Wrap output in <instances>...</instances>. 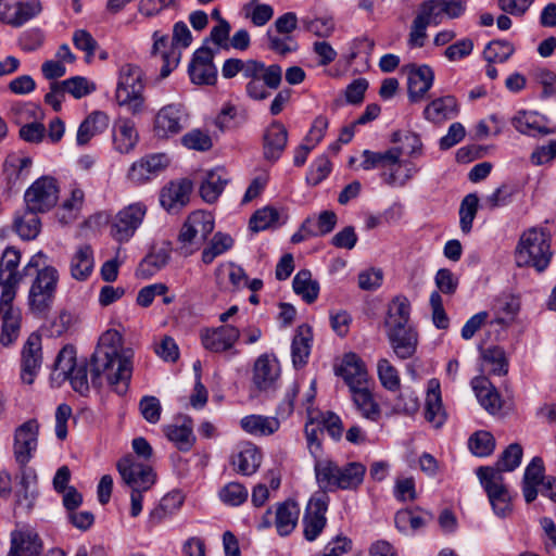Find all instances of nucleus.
<instances>
[{
  "label": "nucleus",
  "mask_w": 556,
  "mask_h": 556,
  "mask_svg": "<svg viewBox=\"0 0 556 556\" xmlns=\"http://www.w3.org/2000/svg\"><path fill=\"white\" fill-rule=\"evenodd\" d=\"M122 336L117 330L110 329L99 339L90 365V380L94 388L102 386L104 377L114 392L126 394L132 375L131 355L121 351Z\"/></svg>",
  "instance_id": "nucleus-1"
},
{
  "label": "nucleus",
  "mask_w": 556,
  "mask_h": 556,
  "mask_svg": "<svg viewBox=\"0 0 556 556\" xmlns=\"http://www.w3.org/2000/svg\"><path fill=\"white\" fill-rule=\"evenodd\" d=\"M35 271L27 294L28 313L38 319H47L50 315L58 293L60 273L47 264L43 252L34 254L23 268L24 276Z\"/></svg>",
  "instance_id": "nucleus-2"
},
{
  "label": "nucleus",
  "mask_w": 556,
  "mask_h": 556,
  "mask_svg": "<svg viewBox=\"0 0 556 556\" xmlns=\"http://www.w3.org/2000/svg\"><path fill=\"white\" fill-rule=\"evenodd\" d=\"M316 481L325 493L327 491L356 490L364 481L366 466L358 462H350L343 466L329 459H316L314 465Z\"/></svg>",
  "instance_id": "nucleus-3"
},
{
  "label": "nucleus",
  "mask_w": 556,
  "mask_h": 556,
  "mask_svg": "<svg viewBox=\"0 0 556 556\" xmlns=\"http://www.w3.org/2000/svg\"><path fill=\"white\" fill-rule=\"evenodd\" d=\"M551 236L542 228L532 227L526 230L516 248V263L518 266H531L543 271L552 258Z\"/></svg>",
  "instance_id": "nucleus-4"
},
{
  "label": "nucleus",
  "mask_w": 556,
  "mask_h": 556,
  "mask_svg": "<svg viewBox=\"0 0 556 556\" xmlns=\"http://www.w3.org/2000/svg\"><path fill=\"white\" fill-rule=\"evenodd\" d=\"M144 81L142 70L135 64L126 63L121 66L115 98L119 106H125L132 115H139L146 110L143 96Z\"/></svg>",
  "instance_id": "nucleus-5"
},
{
  "label": "nucleus",
  "mask_w": 556,
  "mask_h": 556,
  "mask_svg": "<svg viewBox=\"0 0 556 556\" xmlns=\"http://www.w3.org/2000/svg\"><path fill=\"white\" fill-rule=\"evenodd\" d=\"M215 227L214 217L204 211L192 212L184 223L178 240L185 255L199 250L213 232Z\"/></svg>",
  "instance_id": "nucleus-6"
},
{
  "label": "nucleus",
  "mask_w": 556,
  "mask_h": 556,
  "mask_svg": "<svg viewBox=\"0 0 556 556\" xmlns=\"http://www.w3.org/2000/svg\"><path fill=\"white\" fill-rule=\"evenodd\" d=\"M24 199L27 211L31 213H45L50 211L54 207L59 199L56 180L49 176L38 178L26 190Z\"/></svg>",
  "instance_id": "nucleus-7"
},
{
  "label": "nucleus",
  "mask_w": 556,
  "mask_h": 556,
  "mask_svg": "<svg viewBox=\"0 0 556 556\" xmlns=\"http://www.w3.org/2000/svg\"><path fill=\"white\" fill-rule=\"evenodd\" d=\"M117 470L129 489L149 491L155 483V473L152 468L135 459L132 455H126L117 462Z\"/></svg>",
  "instance_id": "nucleus-8"
},
{
  "label": "nucleus",
  "mask_w": 556,
  "mask_h": 556,
  "mask_svg": "<svg viewBox=\"0 0 556 556\" xmlns=\"http://www.w3.org/2000/svg\"><path fill=\"white\" fill-rule=\"evenodd\" d=\"M328 504L329 496L325 493H316L311 497L302 520L305 540L313 542L324 531Z\"/></svg>",
  "instance_id": "nucleus-9"
},
{
  "label": "nucleus",
  "mask_w": 556,
  "mask_h": 556,
  "mask_svg": "<svg viewBox=\"0 0 556 556\" xmlns=\"http://www.w3.org/2000/svg\"><path fill=\"white\" fill-rule=\"evenodd\" d=\"M147 212L142 203H132L121 210L111 224V235L118 242L128 241L141 225Z\"/></svg>",
  "instance_id": "nucleus-10"
},
{
  "label": "nucleus",
  "mask_w": 556,
  "mask_h": 556,
  "mask_svg": "<svg viewBox=\"0 0 556 556\" xmlns=\"http://www.w3.org/2000/svg\"><path fill=\"white\" fill-rule=\"evenodd\" d=\"M187 114L181 104H167L154 116L153 134L159 139H168L179 134L186 125Z\"/></svg>",
  "instance_id": "nucleus-11"
},
{
  "label": "nucleus",
  "mask_w": 556,
  "mask_h": 556,
  "mask_svg": "<svg viewBox=\"0 0 556 556\" xmlns=\"http://www.w3.org/2000/svg\"><path fill=\"white\" fill-rule=\"evenodd\" d=\"M21 261V253L13 247H8L0 260V298H16L17 287L24 274H20L17 266Z\"/></svg>",
  "instance_id": "nucleus-12"
},
{
  "label": "nucleus",
  "mask_w": 556,
  "mask_h": 556,
  "mask_svg": "<svg viewBox=\"0 0 556 556\" xmlns=\"http://www.w3.org/2000/svg\"><path fill=\"white\" fill-rule=\"evenodd\" d=\"M202 345L205 350L213 353L231 352L237 354L233 349L240 338V330L231 325H224L215 328H205L200 333Z\"/></svg>",
  "instance_id": "nucleus-13"
},
{
  "label": "nucleus",
  "mask_w": 556,
  "mask_h": 556,
  "mask_svg": "<svg viewBox=\"0 0 556 556\" xmlns=\"http://www.w3.org/2000/svg\"><path fill=\"white\" fill-rule=\"evenodd\" d=\"M42 364L41 336L31 332L21 352V378L31 384Z\"/></svg>",
  "instance_id": "nucleus-14"
},
{
  "label": "nucleus",
  "mask_w": 556,
  "mask_h": 556,
  "mask_svg": "<svg viewBox=\"0 0 556 556\" xmlns=\"http://www.w3.org/2000/svg\"><path fill=\"white\" fill-rule=\"evenodd\" d=\"M39 424L36 419H29L22 424L14 435V456L21 466H25L36 450Z\"/></svg>",
  "instance_id": "nucleus-15"
},
{
  "label": "nucleus",
  "mask_w": 556,
  "mask_h": 556,
  "mask_svg": "<svg viewBox=\"0 0 556 556\" xmlns=\"http://www.w3.org/2000/svg\"><path fill=\"white\" fill-rule=\"evenodd\" d=\"M405 71L407 73L408 99L410 102H419L432 87L434 72L426 64H408L405 66Z\"/></svg>",
  "instance_id": "nucleus-16"
},
{
  "label": "nucleus",
  "mask_w": 556,
  "mask_h": 556,
  "mask_svg": "<svg viewBox=\"0 0 556 556\" xmlns=\"http://www.w3.org/2000/svg\"><path fill=\"white\" fill-rule=\"evenodd\" d=\"M280 376L279 364L267 354L258 356L252 370V383L254 389L260 392L275 390L277 380Z\"/></svg>",
  "instance_id": "nucleus-17"
},
{
  "label": "nucleus",
  "mask_w": 556,
  "mask_h": 556,
  "mask_svg": "<svg viewBox=\"0 0 556 556\" xmlns=\"http://www.w3.org/2000/svg\"><path fill=\"white\" fill-rule=\"evenodd\" d=\"M42 541L30 528H21L11 532V546L7 556H40Z\"/></svg>",
  "instance_id": "nucleus-18"
},
{
  "label": "nucleus",
  "mask_w": 556,
  "mask_h": 556,
  "mask_svg": "<svg viewBox=\"0 0 556 556\" xmlns=\"http://www.w3.org/2000/svg\"><path fill=\"white\" fill-rule=\"evenodd\" d=\"M336 374L344 380L350 391L366 386L368 379L365 363L355 353L343 356L341 364L336 368Z\"/></svg>",
  "instance_id": "nucleus-19"
},
{
  "label": "nucleus",
  "mask_w": 556,
  "mask_h": 556,
  "mask_svg": "<svg viewBox=\"0 0 556 556\" xmlns=\"http://www.w3.org/2000/svg\"><path fill=\"white\" fill-rule=\"evenodd\" d=\"M15 298H0L1 334L0 343L11 345L18 337L21 329V311L14 307Z\"/></svg>",
  "instance_id": "nucleus-20"
},
{
  "label": "nucleus",
  "mask_w": 556,
  "mask_h": 556,
  "mask_svg": "<svg viewBox=\"0 0 556 556\" xmlns=\"http://www.w3.org/2000/svg\"><path fill=\"white\" fill-rule=\"evenodd\" d=\"M387 338L400 359L410 358L417 350L418 332L414 327L386 329Z\"/></svg>",
  "instance_id": "nucleus-21"
},
{
  "label": "nucleus",
  "mask_w": 556,
  "mask_h": 556,
  "mask_svg": "<svg viewBox=\"0 0 556 556\" xmlns=\"http://www.w3.org/2000/svg\"><path fill=\"white\" fill-rule=\"evenodd\" d=\"M191 189L192 184L188 179L169 182L161 192V205L168 212H178L189 202Z\"/></svg>",
  "instance_id": "nucleus-22"
},
{
  "label": "nucleus",
  "mask_w": 556,
  "mask_h": 556,
  "mask_svg": "<svg viewBox=\"0 0 556 556\" xmlns=\"http://www.w3.org/2000/svg\"><path fill=\"white\" fill-rule=\"evenodd\" d=\"M184 504V496L179 491H173L164 495L160 503L150 510L146 528L152 531L163 521L175 515Z\"/></svg>",
  "instance_id": "nucleus-23"
},
{
  "label": "nucleus",
  "mask_w": 556,
  "mask_h": 556,
  "mask_svg": "<svg viewBox=\"0 0 556 556\" xmlns=\"http://www.w3.org/2000/svg\"><path fill=\"white\" fill-rule=\"evenodd\" d=\"M243 78L247 84H254L258 78H263L265 84L270 85V89H277L282 80V68L278 64L265 65V63L249 59L243 72Z\"/></svg>",
  "instance_id": "nucleus-24"
},
{
  "label": "nucleus",
  "mask_w": 556,
  "mask_h": 556,
  "mask_svg": "<svg viewBox=\"0 0 556 556\" xmlns=\"http://www.w3.org/2000/svg\"><path fill=\"white\" fill-rule=\"evenodd\" d=\"M113 147L121 154H128L134 150L139 140V135L134 121L128 117H119L114 122Z\"/></svg>",
  "instance_id": "nucleus-25"
},
{
  "label": "nucleus",
  "mask_w": 556,
  "mask_h": 556,
  "mask_svg": "<svg viewBox=\"0 0 556 556\" xmlns=\"http://www.w3.org/2000/svg\"><path fill=\"white\" fill-rule=\"evenodd\" d=\"M168 164L165 154L147 155L135 162L128 170V178L135 184H143L151 179Z\"/></svg>",
  "instance_id": "nucleus-26"
},
{
  "label": "nucleus",
  "mask_w": 556,
  "mask_h": 556,
  "mask_svg": "<svg viewBox=\"0 0 556 556\" xmlns=\"http://www.w3.org/2000/svg\"><path fill=\"white\" fill-rule=\"evenodd\" d=\"M94 253L90 244H79L70 260V274L74 280L86 281L94 268Z\"/></svg>",
  "instance_id": "nucleus-27"
},
{
  "label": "nucleus",
  "mask_w": 556,
  "mask_h": 556,
  "mask_svg": "<svg viewBox=\"0 0 556 556\" xmlns=\"http://www.w3.org/2000/svg\"><path fill=\"white\" fill-rule=\"evenodd\" d=\"M544 117L533 111H518L511 118L510 123L514 128L526 136H546L555 132L544 125Z\"/></svg>",
  "instance_id": "nucleus-28"
},
{
  "label": "nucleus",
  "mask_w": 556,
  "mask_h": 556,
  "mask_svg": "<svg viewBox=\"0 0 556 556\" xmlns=\"http://www.w3.org/2000/svg\"><path fill=\"white\" fill-rule=\"evenodd\" d=\"M287 141V128L279 122L271 123L263 136L264 157L268 161H277L283 152Z\"/></svg>",
  "instance_id": "nucleus-29"
},
{
  "label": "nucleus",
  "mask_w": 556,
  "mask_h": 556,
  "mask_svg": "<svg viewBox=\"0 0 556 556\" xmlns=\"http://www.w3.org/2000/svg\"><path fill=\"white\" fill-rule=\"evenodd\" d=\"M425 419L434 428L442 427L446 420V414L442 404L440 382L435 378L428 381Z\"/></svg>",
  "instance_id": "nucleus-30"
},
{
  "label": "nucleus",
  "mask_w": 556,
  "mask_h": 556,
  "mask_svg": "<svg viewBox=\"0 0 556 556\" xmlns=\"http://www.w3.org/2000/svg\"><path fill=\"white\" fill-rule=\"evenodd\" d=\"M410 320V302L402 294L394 296L388 305L384 319L386 329L413 327Z\"/></svg>",
  "instance_id": "nucleus-31"
},
{
  "label": "nucleus",
  "mask_w": 556,
  "mask_h": 556,
  "mask_svg": "<svg viewBox=\"0 0 556 556\" xmlns=\"http://www.w3.org/2000/svg\"><path fill=\"white\" fill-rule=\"evenodd\" d=\"M229 181L228 173L224 167L208 170L201 182L200 195L206 203H214Z\"/></svg>",
  "instance_id": "nucleus-32"
},
{
  "label": "nucleus",
  "mask_w": 556,
  "mask_h": 556,
  "mask_svg": "<svg viewBox=\"0 0 556 556\" xmlns=\"http://www.w3.org/2000/svg\"><path fill=\"white\" fill-rule=\"evenodd\" d=\"M109 116L104 112L94 111L89 114L78 127L77 146H86L92 137L103 132L109 127Z\"/></svg>",
  "instance_id": "nucleus-33"
},
{
  "label": "nucleus",
  "mask_w": 556,
  "mask_h": 556,
  "mask_svg": "<svg viewBox=\"0 0 556 556\" xmlns=\"http://www.w3.org/2000/svg\"><path fill=\"white\" fill-rule=\"evenodd\" d=\"M405 147H393L383 152L363 151L362 168L370 170L377 167H387L400 164V157Z\"/></svg>",
  "instance_id": "nucleus-34"
},
{
  "label": "nucleus",
  "mask_w": 556,
  "mask_h": 556,
  "mask_svg": "<svg viewBox=\"0 0 556 556\" xmlns=\"http://www.w3.org/2000/svg\"><path fill=\"white\" fill-rule=\"evenodd\" d=\"M262 454L253 444H245L231 458V464L236 471L243 476H251L261 466Z\"/></svg>",
  "instance_id": "nucleus-35"
},
{
  "label": "nucleus",
  "mask_w": 556,
  "mask_h": 556,
  "mask_svg": "<svg viewBox=\"0 0 556 556\" xmlns=\"http://www.w3.org/2000/svg\"><path fill=\"white\" fill-rule=\"evenodd\" d=\"M457 114V101L452 96H445L431 101L424 110L427 121L441 123L453 118Z\"/></svg>",
  "instance_id": "nucleus-36"
},
{
  "label": "nucleus",
  "mask_w": 556,
  "mask_h": 556,
  "mask_svg": "<svg viewBox=\"0 0 556 556\" xmlns=\"http://www.w3.org/2000/svg\"><path fill=\"white\" fill-rule=\"evenodd\" d=\"M241 428L252 435H270L278 431L280 421L276 417L249 415L240 420Z\"/></svg>",
  "instance_id": "nucleus-37"
},
{
  "label": "nucleus",
  "mask_w": 556,
  "mask_h": 556,
  "mask_svg": "<svg viewBox=\"0 0 556 556\" xmlns=\"http://www.w3.org/2000/svg\"><path fill=\"white\" fill-rule=\"evenodd\" d=\"M312 339V330L308 325L303 324L298 327L291 345L292 362L295 367L306 364L311 352Z\"/></svg>",
  "instance_id": "nucleus-38"
},
{
  "label": "nucleus",
  "mask_w": 556,
  "mask_h": 556,
  "mask_svg": "<svg viewBox=\"0 0 556 556\" xmlns=\"http://www.w3.org/2000/svg\"><path fill=\"white\" fill-rule=\"evenodd\" d=\"M300 508L294 501H286L277 506L275 525L281 536L289 535L295 528Z\"/></svg>",
  "instance_id": "nucleus-39"
},
{
  "label": "nucleus",
  "mask_w": 556,
  "mask_h": 556,
  "mask_svg": "<svg viewBox=\"0 0 556 556\" xmlns=\"http://www.w3.org/2000/svg\"><path fill=\"white\" fill-rule=\"evenodd\" d=\"M164 433L166 438L182 452L190 451L195 442V437L192 430V421L190 418H186L184 424L180 426H165Z\"/></svg>",
  "instance_id": "nucleus-40"
},
{
  "label": "nucleus",
  "mask_w": 556,
  "mask_h": 556,
  "mask_svg": "<svg viewBox=\"0 0 556 556\" xmlns=\"http://www.w3.org/2000/svg\"><path fill=\"white\" fill-rule=\"evenodd\" d=\"M471 383L481 406L491 414H495L501 409L500 395L486 378H475Z\"/></svg>",
  "instance_id": "nucleus-41"
},
{
  "label": "nucleus",
  "mask_w": 556,
  "mask_h": 556,
  "mask_svg": "<svg viewBox=\"0 0 556 556\" xmlns=\"http://www.w3.org/2000/svg\"><path fill=\"white\" fill-rule=\"evenodd\" d=\"M336 225V213L333 211H323L317 217L308 216L302 224V230L308 236L318 237L331 232Z\"/></svg>",
  "instance_id": "nucleus-42"
},
{
  "label": "nucleus",
  "mask_w": 556,
  "mask_h": 556,
  "mask_svg": "<svg viewBox=\"0 0 556 556\" xmlns=\"http://www.w3.org/2000/svg\"><path fill=\"white\" fill-rule=\"evenodd\" d=\"M357 410L366 419L376 421L380 417V407L366 386L351 390Z\"/></svg>",
  "instance_id": "nucleus-43"
},
{
  "label": "nucleus",
  "mask_w": 556,
  "mask_h": 556,
  "mask_svg": "<svg viewBox=\"0 0 556 556\" xmlns=\"http://www.w3.org/2000/svg\"><path fill=\"white\" fill-rule=\"evenodd\" d=\"M292 287L293 291L308 304L315 302L318 298L319 283L312 279L308 269H302L294 276Z\"/></svg>",
  "instance_id": "nucleus-44"
},
{
  "label": "nucleus",
  "mask_w": 556,
  "mask_h": 556,
  "mask_svg": "<svg viewBox=\"0 0 556 556\" xmlns=\"http://www.w3.org/2000/svg\"><path fill=\"white\" fill-rule=\"evenodd\" d=\"M233 245V239L228 233L216 232L210 240L208 244L202 251V262L211 264L213 261L230 250Z\"/></svg>",
  "instance_id": "nucleus-45"
},
{
  "label": "nucleus",
  "mask_w": 556,
  "mask_h": 556,
  "mask_svg": "<svg viewBox=\"0 0 556 556\" xmlns=\"http://www.w3.org/2000/svg\"><path fill=\"white\" fill-rule=\"evenodd\" d=\"M504 472L507 471L496 464L494 466L478 467L476 471L477 477L479 478L480 483L485 492L490 490L506 488V485L504 484Z\"/></svg>",
  "instance_id": "nucleus-46"
},
{
  "label": "nucleus",
  "mask_w": 556,
  "mask_h": 556,
  "mask_svg": "<svg viewBox=\"0 0 556 556\" xmlns=\"http://www.w3.org/2000/svg\"><path fill=\"white\" fill-rule=\"evenodd\" d=\"M168 258V253L163 249L151 252L140 263L137 275L144 279L152 277L167 264Z\"/></svg>",
  "instance_id": "nucleus-47"
},
{
  "label": "nucleus",
  "mask_w": 556,
  "mask_h": 556,
  "mask_svg": "<svg viewBox=\"0 0 556 556\" xmlns=\"http://www.w3.org/2000/svg\"><path fill=\"white\" fill-rule=\"evenodd\" d=\"M470 452L479 457H485L493 453L495 440L491 432L479 430L470 435L468 440Z\"/></svg>",
  "instance_id": "nucleus-48"
},
{
  "label": "nucleus",
  "mask_w": 556,
  "mask_h": 556,
  "mask_svg": "<svg viewBox=\"0 0 556 556\" xmlns=\"http://www.w3.org/2000/svg\"><path fill=\"white\" fill-rule=\"evenodd\" d=\"M515 52V47L506 40H493L489 42L483 51L484 60L488 63L506 62Z\"/></svg>",
  "instance_id": "nucleus-49"
},
{
  "label": "nucleus",
  "mask_w": 556,
  "mask_h": 556,
  "mask_svg": "<svg viewBox=\"0 0 556 556\" xmlns=\"http://www.w3.org/2000/svg\"><path fill=\"white\" fill-rule=\"evenodd\" d=\"M14 229L24 240L35 239L40 231V219L37 213L27 211L22 217L15 218Z\"/></svg>",
  "instance_id": "nucleus-50"
},
{
  "label": "nucleus",
  "mask_w": 556,
  "mask_h": 556,
  "mask_svg": "<svg viewBox=\"0 0 556 556\" xmlns=\"http://www.w3.org/2000/svg\"><path fill=\"white\" fill-rule=\"evenodd\" d=\"M279 212L271 206L257 210L250 218V229L254 232L279 225Z\"/></svg>",
  "instance_id": "nucleus-51"
},
{
  "label": "nucleus",
  "mask_w": 556,
  "mask_h": 556,
  "mask_svg": "<svg viewBox=\"0 0 556 556\" xmlns=\"http://www.w3.org/2000/svg\"><path fill=\"white\" fill-rule=\"evenodd\" d=\"M493 309L495 312V317L492 323L506 325L514 319L515 315L519 311V302L517 299L511 296L501 298L496 300Z\"/></svg>",
  "instance_id": "nucleus-52"
},
{
  "label": "nucleus",
  "mask_w": 556,
  "mask_h": 556,
  "mask_svg": "<svg viewBox=\"0 0 556 556\" xmlns=\"http://www.w3.org/2000/svg\"><path fill=\"white\" fill-rule=\"evenodd\" d=\"M432 519L433 515L431 513H426V517H422L416 516L412 510L406 509L397 511L394 521L400 531L406 532L408 529L412 531L419 530Z\"/></svg>",
  "instance_id": "nucleus-53"
},
{
  "label": "nucleus",
  "mask_w": 556,
  "mask_h": 556,
  "mask_svg": "<svg viewBox=\"0 0 556 556\" xmlns=\"http://www.w3.org/2000/svg\"><path fill=\"white\" fill-rule=\"evenodd\" d=\"M479 198L475 193L467 194L459 207V225L464 233H469L472 227V222L476 217L478 210Z\"/></svg>",
  "instance_id": "nucleus-54"
},
{
  "label": "nucleus",
  "mask_w": 556,
  "mask_h": 556,
  "mask_svg": "<svg viewBox=\"0 0 556 556\" xmlns=\"http://www.w3.org/2000/svg\"><path fill=\"white\" fill-rule=\"evenodd\" d=\"M245 16L251 18L255 26L266 25L274 15V9L269 4L258 3V0H250L244 7Z\"/></svg>",
  "instance_id": "nucleus-55"
},
{
  "label": "nucleus",
  "mask_w": 556,
  "mask_h": 556,
  "mask_svg": "<svg viewBox=\"0 0 556 556\" xmlns=\"http://www.w3.org/2000/svg\"><path fill=\"white\" fill-rule=\"evenodd\" d=\"M59 83L63 89L64 94L68 93L75 99L86 97L96 90L94 84L83 76H74Z\"/></svg>",
  "instance_id": "nucleus-56"
},
{
  "label": "nucleus",
  "mask_w": 556,
  "mask_h": 556,
  "mask_svg": "<svg viewBox=\"0 0 556 556\" xmlns=\"http://www.w3.org/2000/svg\"><path fill=\"white\" fill-rule=\"evenodd\" d=\"M378 378L383 388L389 391H396L401 380L397 369L387 358H381L377 364Z\"/></svg>",
  "instance_id": "nucleus-57"
},
{
  "label": "nucleus",
  "mask_w": 556,
  "mask_h": 556,
  "mask_svg": "<svg viewBox=\"0 0 556 556\" xmlns=\"http://www.w3.org/2000/svg\"><path fill=\"white\" fill-rule=\"evenodd\" d=\"M41 11V3L39 0H30L27 2H18L14 13V18L11 15H7L9 18V25L20 27L30 18L35 17Z\"/></svg>",
  "instance_id": "nucleus-58"
},
{
  "label": "nucleus",
  "mask_w": 556,
  "mask_h": 556,
  "mask_svg": "<svg viewBox=\"0 0 556 556\" xmlns=\"http://www.w3.org/2000/svg\"><path fill=\"white\" fill-rule=\"evenodd\" d=\"M219 498L229 506H239L248 500L247 488L239 482H229L219 491Z\"/></svg>",
  "instance_id": "nucleus-59"
},
{
  "label": "nucleus",
  "mask_w": 556,
  "mask_h": 556,
  "mask_svg": "<svg viewBox=\"0 0 556 556\" xmlns=\"http://www.w3.org/2000/svg\"><path fill=\"white\" fill-rule=\"evenodd\" d=\"M77 365L75 348L65 345L55 358L54 371L58 372V377L62 376L65 380L66 376L71 375Z\"/></svg>",
  "instance_id": "nucleus-60"
},
{
  "label": "nucleus",
  "mask_w": 556,
  "mask_h": 556,
  "mask_svg": "<svg viewBox=\"0 0 556 556\" xmlns=\"http://www.w3.org/2000/svg\"><path fill=\"white\" fill-rule=\"evenodd\" d=\"M493 511L498 517H506L511 511L510 495L507 488L486 491Z\"/></svg>",
  "instance_id": "nucleus-61"
},
{
  "label": "nucleus",
  "mask_w": 556,
  "mask_h": 556,
  "mask_svg": "<svg viewBox=\"0 0 556 556\" xmlns=\"http://www.w3.org/2000/svg\"><path fill=\"white\" fill-rule=\"evenodd\" d=\"M301 24L304 30L323 38L329 37L334 30V22L331 17H303Z\"/></svg>",
  "instance_id": "nucleus-62"
},
{
  "label": "nucleus",
  "mask_w": 556,
  "mask_h": 556,
  "mask_svg": "<svg viewBox=\"0 0 556 556\" xmlns=\"http://www.w3.org/2000/svg\"><path fill=\"white\" fill-rule=\"evenodd\" d=\"M415 18H421L427 25H439L442 21L441 0H425L421 2Z\"/></svg>",
  "instance_id": "nucleus-63"
},
{
  "label": "nucleus",
  "mask_w": 556,
  "mask_h": 556,
  "mask_svg": "<svg viewBox=\"0 0 556 556\" xmlns=\"http://www.w3.org/2000/svg\"><path fill=\"white\" fill-rule=\"evenodd\" d=\"M188 71L194 84L213 85L216 81L217 70L214 64H189Z\"/></svg>",
  "instance_id": "nucleus-64"
}]
</instances>
